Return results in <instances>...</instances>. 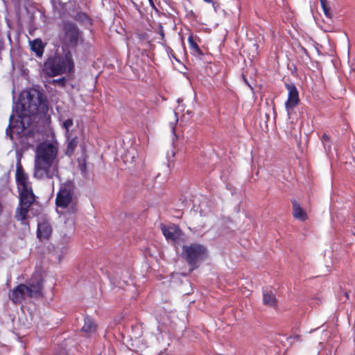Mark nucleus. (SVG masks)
<instances>
[{
    "label": "nucleus",
    "mask_w": 355,
    "mask_h": 355,
    "mask_svg": "<svg viewBox=\"0 0 355 355\" xmlns=\"http://www.w3.org/2000/svg\"><path fill=\"white\" fill-rule=\"evenodd\" d=\"M187 41L190 53L192 55L199 58H201L202 56H204L205 54L199 46V44L201 42V39L199 36L193 33H190Z\"/></svg>",
    "instance_id": "nucleus-12"
},
{
    "label": "nucleus",
    "mask_w": 355,
    "mask_h": 355,
    "mask_svg": "<svg viewBox=\"0 0 355 355\" xmlns=\"http://www.w3.org/2000/svg\"><path fill=\"white\" fill-rule=\"evenodd\" d=\"M10 138L12 139V134H11V133H10Z\"/></svg>",
    "instance_id": "nucleus-29"
},
{
    "label": "nucleus",
    "mask_w": 355,
    "mask_h": 355,
    "mask_svg": "<svg viewBox=\"0 0 355 355\" xmlns=\"http://www.w3.org/2000/svg\"><path fill=\"white\" fill-rule=\"evenodd\" d=\"M76 185L73 181L67 180L60 184L55 198V205L62 209L67 208L75 200Z\"/></svg>",
    "instance_id": "nucleus-7"
},
{
    "label": "nucleus",
    "mask_w": 355,
    "mask_h": 355,
    "mask_svg": "<svg viewBox=\"0 0 355 355\" xmlns=\"http://www.w3.org/2000/svg\"><path fill=\"white\" fill-rule=\"evenodd\" d=\"M79 168L82 173H86L87 172V164L85 160H83V162L79 161Z\"/></svg>",
    "instance_id": "nucleus-23"
},
{
    "label": "nucleus",
    "mask_w": 355,
    "mask_h": 355,
    "mask_svg": "<svg viewBox=\"0 0 355 355\" xmlns=\"http://www.w3.org/2000/svg\"><path fill=\"white\" fill-rule=\"evenodd\" d=\"M263 302L270 307L276 308L277 306V300L271 291L265 290L263 291Z\"/></svg>",
    "instance_id": "nucleus-16"
},
{
    "label": "nucleus",
    "mask_w": 355,
    "mask_h": 355,
    "mask_svg": "<svg viewBox=\"0 0 355 355\" xmlns=\"http://www.w3.org/2000/svg\"><path fill=\"white\" fill-rule=\"evenodd\" d=\"M96 330V325L94 324L93 320L89 317L85 318L82 331L87 334H92L95 332Z\"/></svg>",
    "instance_id": "nucleus-18"
},
{
    "label": "nucleus",
    "mask_w": 355,
    "mask_h": 355,
    "mask_svg": "<svg viewBox=\"0 0 355 355\" xmlns=\"http://www.w3.org/2000/svg\"><path fill=\"white\" fill-rule=\"evenodd\" d=\"M162 232L166 239L175 244L182 235V230L175 225H162Z\"/></svg>",
    "instance_id": "nucleus-10"
},
{
    "label": "nucleus",
    "mask_w": 355,
    "mask_h": 355,
    "mask_svg": "<svg viewBox=\"0 0 355 355\" xmlns=\"http://www.w3.org/2000/svg\"><path fill=\"white\" fill-rule=\"evenodd\" d=\"M320 4H321V7L323 10V12H324L325 16L329 18H331V13L329 8L327 6V1L326 0H320Z\"/></svg>",
    "instance_id": "nucleus-20"
},
{
    "label": "nucleus",
    "mask_w": 355,
    "mask_h": 355,
    "mask_svg": "<svg viewBox=\"0 0 355 355\" xmlns=\"http://www.w3.org/2000/svg\"><path fill=\"white\" fill-rule=\"evenodd\" d=\"M50 83L52 85H58L59 86L64 87L66 85L67 79L64 77H62L58 79H53Z\"/></svg>",
    "instance_id": "nucleus-21"
},
{
    "label": "nucleus",
    "mask_w": 355,
    "mask_h": 355,
    "mask_svg": "<svg viewBox=\"0 0 355 355\" xmlns=\"http://www.w3.org/2000/svg\"><path fill=\"white\" fill-rule=\"evenodd\" d=\"M19 204L22 206L30 207L34 204L36 196L33 192V187L18 190Z\"/></svg>",
    "instance_id": "nucleus-11"
},
{
    "label": "nucleus",
    "mask_w": 355,
    "mask_h": 355,
    "mask_svg": "<svg viewBox=\"0 0 355 355\" xmlns=\"http://www.w3.org/2000/svg\"><path fill=\"white\" fill-rule=\"evenodd\" d=\"M8 127H9L10 128H12V126H11V124H10V123L9 124V126H8Z\"/></svg>",
    "instance_id": "nucleus-30"
},
{
    "label": "nucleus",
    "mask_w": 355,
    "mask_h": 355,
    "mask_svg": "<svg viewBox=\"0 0 355 355\" xmlns=\"http://www.w3.org/2000/svg\"><path fill=\"white\" fill-rule=\"evenodd\" d=\"M321 139L324 144V146H325L326 142L330 141V138L326 133L322 134V135L321 137Z\"/></svg>",
    "instance_id": "nucleus-24"
},
{
    "label": "nucleus",
    "mask_w": 355,
    "mask_h": 355,
    "mask_svg": "<svg viewBox=\"0 0 355 355\" xmlns=\"http://www.w3.org/2000/svg\"><path fill=\"white\" fill-rule=\"evenodd\" d=\"M182 257L193 270L198 268L200 263L207 257V249L205 245L196 243L184 245Z\"/></svg>",
    "instance_id": "nucleus-5"
},
{
    "label": "nucleus",
    "mask_w": 355,
    "mask_h": 355,
    "mask_svg": "<svg viewBox=\"0 0 355 355\" xmlns=\"http://www.w3.org/2000/svg\"><path fill=\"white\" fill-rule=\"evenodd\" d=\"M12 117H13L12 115H11L10 117V120H12Z\"/></svg>",
    "instance_id": "nucleus-31"
},
{
    "label": "nucleus",
    "mask_w": 355,
    "mask_h": 355,
    "mask_svg": "<svg viewBox=\"0 0 355 355\" xmlns=\"http://www.w3.org/2000/svg\"><path fill=\"white\" fill-rule=\"evenodd\" d=\"M203 1H204L205 2H206V3H211V2H212V0H203Z\"/></svg>",
    "instance_id": "nucleus-27"
},
{
    "label": "nucleus",
    "mask_w": 355,
    "mask_h": 355,
    "mask_svg": "<svg viewBox=\"0 0 355 355\" xmlns=\"http://www.w3.org/2000/svg\"><path fill=\"white\" fill-rule=\"evenodd\" d=\"M52 232V226L48 220H43L38 222L37 236L40 241L49 240L51 236Z\"/></svg>",
    "instance_id": "nucleus-13"
},
{
    "label": "nucleus",
    "mask_w": 355,
    "mask_h": 355,
    "mask_svg": "<svg viewBox=\"0 0 355 355\" xmlns=\"http://www.w3.org/2000/svg\"><path fill=\"white\" fill-rule=\"evenodd\" d=\"M159 34L161 35L162 40H164V33L162 28L160 30Z\"/></svg>",
    "instance_id": "nucleus-25"
},
{
    "label": "nucleus",
    "mask_w": 355,
    "mask_h": 355,
    "mask_svg": "<svg viewBox=\"0 0 355 355\" xmlns=\"http://www.w3.org/2000/svg\"><path fill=\"white\" fill-rule=\"evenodd\" d=\"M30 210V207L18 205L15 212V218L19 221L21 225L29 226V222L27 220L28 213Z\"/></svg>",
    "instance_id": "nucleus-14"
},
{
    "label": "nucleus",
    "mask_w": 355,
    "mask_h": 355,
    "mask_svg": "<svg viewBox=\"0 0 355 355\" xmlns=\"http://www.w3.org/2000/svg\"><path fill=\"white\" fill-rule=\"evenodd\" d=\"M98 355H101V354H98Z\"/></svg>",
    "instance_id": "nucleus-33"
},
{
    "label": "nucleus",
    "mask_w": 355,
    "mask_h": 355,
    "mask_svg": "<svg viewBox=\"0 0 355 355\" xmlns=\"http://www.w3.org/2000/svg\"><path fill=\"white\" fill-rule=\"evenodd\" d=\"M58 153V146L53 143L43 141L37 145L35 151L34 178L44 180L53 179L58 176V168L53 166Z\"/></svg>",
    "instance_id": "nucleus-1"
},
{
    "label": "nucleus",
    "mask_w": 355,
    "mask_h": 355,
    "mask_svg": "<svg viewBox=\"0 0 355 355\" xmlns=\"http://www.w3.org/2000/svg\"><path fill=\"white\" fill-rule=\"evenodd\" d=\"M78 142V141L77 137H73L69 140L66 150L67 155H71L73 153L76 148L77 147Z\"/></svg>",
    "instance_id": "nucleus-19"
},
{
    "label": "nucleus",
    "mask_w": 355,
    "mask_h": 355,
    "mask_svg": "<svg viewBox=\"0 0 355 355\" xmlns=\"http://www.w3.org/2000/svg\"><path fill=\"white\" fill-rule=\"evenodd\" d=\"M285 87L288 91V99L285 102V108L289 114L298 105L300 99L299 92L293 83H285Z\"/></svg>",
    "instance_id": "nucleus-8"
},
{
    "label": "nucleus",
    "mask_w": 355,
    "mask_h": 355,
    "mask_svg": "<svg viewBox=\"0 0 355 355\" xmlns=\"http://www.w3.org/2000/svg\"><path fill=\"white\" fill-rule=\"evenodd\" d=\"M73 120L72 119H68L65 120L62 123V127L66 130L67 133L69 132V129L73 126Z\"/></svg>",
    "instance_id": "nucleus-22"
},
{
    "label": "nucleus",
    "mask_w": 355,
    "mask_h": 355,
    "mask_svg": "<svg viewBox=\"0 0 355 355\" xmlns=\"http://www.w3.org/2000/svg\"><path fill=\"white\" fill-rule=\"evenodd\" d=\"M81 38V33L78 26L71 22H65L63 25L62 33L59 35L60 42L62 49L69 51L76 49Z\"/></svg>",
    "instance_id": "nucleus-6"
},
{
    "label": "nucleus",
    "mask_w": 355,
    "mask_h": 355,
    "mask_svg": "<svg viewBox=\"0 0 355 355\" xmlns=\"http://www.w3.org/2000/svg\"><path fill=\"white\" fill-rule=\"evenodd\" d=\"M132 3L135 6H137V4H136V3H135V2H134L133 1H132Z\"/></svg>",
    "instance_id": "nucleus-28"
},
{
    "label": "nucleus",
    "mask_w": 355,
    "mask_h": 355,
    "mask_svg": "<svg viewBox=\"0 0 355 355\" xmlns=\"http://www.w3.org/2000/svg\"><path fill=\"white\" fill-rule=\"evenodd\" d=\"M44 279L40 272H35L28 282V284H19L10 292V299L15 304L21 303L26 296L29 298L42 297Z\"/></svg>",
    "instance_id": "nucleus-2"
},
{
    "label": "nucleus",
    "mask_w": 355,
    "mask_h": 355,
    "mask_svg": "<svg viewBox=\"0 0 355 355\" xmlns=\"http://www.w3.org/2000/svg\"><path fill=\"white\" fill-rule=\"evenodd\" d=\"M293 205V217L304 221L307 219V214L306 211L301 207L300 204L295 200H292Z\"/></svg>",
    "instance_id": "nucleus-17"
},
{
    "label": "nucleus",
    "mask_w": 355,
    "mask_h": 355,
    "mask_svg": "<svg viewBox=\"0 0 355 355\" xmlns=\"http://www.w3.org/2000/svg\"><path fill=\"white\" fill-rule=\"evenodd\" d=\"M15 182L17 190L32 187V183L29 180L28 174L25 172L19 160L16 164Z\"/></svg>",
    "instance_id": "nucleus-9"
},
{
    "label": "nucleus",
    "mask_w": 355,
    "mask_h": 355,
    "mask_svg": "<svg viewBox=\"0 0 355 355\" xmlns=\"http://www.w3.org/2000/svg\"><path fill=\"white\" fill-rule=\"evenodd\" d=\"M29 45L31 50L35 53L37 58H42L44 53L46 44L42 42V39L36 38L33 40H30Z\"/></svg>",
    "instance_id": "nucleus-15"
},
{
    "label": "nucleus",
    "mask_w": 355,
    "mask_h": 355,
    "mask_svg": "<svg viewBox=\"0 0 355 355\" xmlns=\"http://www.w3.org/2000/svg\"><path fill=\"white\" fill-rule=\"evenodd\" d=\"M150 1H153V0H149Z\"/></svg>",
    "instance_id": "nucleus-32"
},
{
    "label": "nucleus",
    "mask_w": 355,
    "mask_h": 355,
    "mask_svg": "<svg viewBox=\"0 0 355 355\" xmlns=\"http://www.w3.org/2000/svg\"><path fill=\"white\" fill-rule=\"evenodd\" d=\"M170 53L173 58L177 60L175 55H174L173 51L171 49H170Z\"/></svg>",
    "instance_id": "nucleus-26"
},
{
    "label": "nucleus",
    "mask_w": 355,
    "mask_h": 355,
    "mask_svg": "<svg viewBox=\"0 0 355 355\" xmlns=\"http://www.w3.org/2000/svg\"><path fill=\"white\" fill-rule=\"evenodd\" d=\"M74 70V62L70 51L64 55L55 53L49 56L44 62L42 71L48 77L52 78L66 73H72Z\"/></svg>",
    "instance_id": "nucleus-3"
},
{
    "label": "nucleus",
    "mask_w": 355,
    "mask_h": 355,
    "mask_svg": "<svg viewBox=\"0 0 355 355\" xmlns=\"http://www.w3.org/2000/svg\"><path fill=\"white\" fill-rule=\"evenodd\" d=\"M26 95V98L21 101L22 110L31 116H36L39 119L45 118L49 111L46 97L36 89L27 92Z\"/></svg>",
    "instance_id": "nucleus-4"
}]
</instances>
